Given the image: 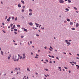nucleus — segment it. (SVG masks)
Segmentation results:
<instances>
[{"mask_svg":"<svg viewBox=\"0 0 79 79\" xmlns=\"http://www.w3.org/2000/svg\"><path fill=\"white\" fill-rule=\"evenodd\" d=\"M29 11H30V12H31V11H32V10H31V9H29Z\"/></svg>","mask_w":79,"mask_h":79,"instance_id":"nucleus-24","label":"nucleus"},{"mask_svg":"<svg viewBox=\"0 0 79 79\" xmlns=\"http://www.w3.org/2000/svg\"><path fill=\"white\" fill-rule=\"evenodd\" d=\"M17 57V56H13L12 59L13 60H14V61H18V60H19V58H18V59H16V58Z\"/></svg>","mask_w":79,"mask_h":79,"instance_id":"nucleus-1","label":"nucleus"},{"mask_svg":"<svg viewBox=\"0 0 79 79\" xmlns=\"http://www.w3.org/2000/svg\"><path fill=\"white\" fill-rule=\"evenodd\" d=\"M39 25V24H38L37 25H36V27H38V26Z\"/></svg>","mask_w":79,"mask_h":79,"instance_id":"nucleus-40","label":"nucleus"},{"mask_svg":"<svg viewBox=\"0 0 79 79\" xmlns=\"http://www.w3.org/2000/svg\"><path fill=\"white\" fill-rule=\"evenodd\" d=\"M35 74H36L37 75H38V73H35Z\"/></svg>","mask_w":79,"mask_h":79,"instance_id":"nucleus-61","label":"nucleus"},{"mask_svg":"<svg viewBox=\"0 0 79 79\" xmlns=\"http://www.w3.org/2000/svg\"><path fill=\"white\" fill-rule=\"evenodd\" d=\"M23 9H24V8H25V6H23Z\"/></svg>","mask_w":79,"mask_h":79,"instance_id":"nucleus-21","label":"nucleus"},{"mask_svg":"<svg viewBox=\"0 0 79 79\" xmlns=\"http://www.w3.org/2000/svg\"><path fill=\"white\" fill-rule=\"evenodd\" d=\"M64 68H65V69H68V68L66 67H64Z\"/></svg>","mask_w":79,"mask_h":79,"instance_id":"nucleus-26","label":"nucleus"},{"mask_svg":"<svg viewBox=\"0 0 79 79\" xmlns=\"http://www.w3.org/2000/svg\"><path fill=\"white\" fill-rule=\"evenodd\" d=\"M13 24L11 23L10 24V27H12V26H13Z\"/></svg>","mask_w":79,"mask_h":79,"instance_id":"nucleus-25","label":"nucleus"},{"mask_svg":"<svg viewBox=\"0 0 79 79\" xmlns=\"http://www.w3.org/2000/svg\"><path fill=\"white\" fill-rule=\"evenodd\" d=\"M58 68H59V69H61V67H58Z\"/></svg>","mask_w":79,"mask_h":79,"instance_id":"nucleus-45","label":"nucleus"},{"mask_svg":"<svg viewBox=\"0 0 79 79\" xmlns=\"http://www.w3.org/2000/svg\"><path fill=\"white\" fill-rule=\"evenodd\" d=\"M15 21H16L17 20V17H16V18L15 19Z\"/></svg>","mask_w":79,"mask_h":79,"instance_id":"nucleus-34","label":"nucleus"},{"mask_svg":"<svg viewBox=\"0 0 79 79\" xmlns=\"http://www.w3.org/2000/svg\"><path fill=\"white\" fill-rule=\"evenodd\" d=\"M76 66H77V69H79V66L78 65H76Z\"/></svg>","mask_w":79,"mask_h":79,"instance_id":"nucleus-5","label":"nucleus"},{"mask_svg":"<svg viewBox=\"0 0 79 79\" xmlns=\"http://www.w3.org/2000/svg\"><path fill=\"white\" fill-rule=\"evenodd\" d=\"M44 70H45L46 71H48V69H44Z\"/></svg>","mask_w":79,"mask_h":79,"instance_id":"nucleus-19","label":"nucleus"},{"mask_svg":"<svg viewBox=\"0 0 79 79\" xmlns=\"http://www.w3.org/2000/svg\"><path fill=\"white\" fill-rule=\"evenodd\" d=\"M23 56H25V53L23 54Z\"/></svg>","mask_w":79,"mask_h":79,"instance_id":"nucleus-43","label":"nucleus"},{"mask_svg":"<svg viewBox=\"0 0 79 79\" xmlns=\"http://www.w3.org/2000/svg\"><path fill=\"white\" fill-rule=\"evenodd\" d=\"M22 12H24V10L23 9H22Z\"/></svg>","mask_w":79,"mask_h":79,"instance_id":"nucleus-27","label":"nucleus"},{"mask_svg":"<svg viewBox=\"0 0 79 79\" xmlns=\"http://www.w3.org/2000/svg\"><path fill=\"white\" fill-rule=\"evenodd\" d=\"M68 1L69 3H71V1L70 0H68Z\"/></svg>","mask_w":79,"mask_h":79,"instance_id":"nucleus-17","label":"nucleus"},{"mask_svg":"<svg viewBox=\"0 0 79 79\" xmlns=\"http://www.w3.org/2000/svg\"><path fill=\"white\" fill-rule=\"evenodd\" d=\"M5 19H7V16H6Z\"/></svg>","mask_w":79,"mask_h":79,"instance_id":"nucleus-41","label":"nucleus"},{"mask_svg":"<svg viewBox=\"0 0 79 79\" xmlns=\"http://www.w3.org/2000/svg\"><path fill=\"white\" fill-rule=\"evenodd\" d=\"M73 22H70V25H73Z\"/></svg>","mask_w":79,"mask_h":79,"instance_id":"nucleus-14","label":"nucleus"},{"mask_svg":"<svg viewBox=\"0 0 79 79\" xmlns=\"http://www.w3.org/2000/svg\"><path fill=\"white\" fill-rule=\"evenodd\" d=\"M31 55H33V53L32 52H31Z\"/></svg>","mask_w":79,"mask_h":79,"instance_id":"nucleus-47","label":"nucleus"},{"mask_svg":"<svg viewBox=\"0 0 79 79\" xmlns=\"http://www.w3.org/2000/svg\"><path fill=\"white\" fill-rule=\"evenodd\" d=\"M36 56H39V55H38L37 54H36Z\"/></svg>","mask_w":79,"mask_h":79,"instance_id":"nucleus-60","label":"nucleus"},{"mask_svg":"<svg viewBox=\"0 0 79 79\" xmlns=\"http://www.w3.org/2000/svg\"><path fill=\"white\" fill-rule=\"evenodd\" d=\"M13 27L14 28H15V25H14Z\"/></svg>","mask_w":79,"mask_h":79,"instance_id":"nucleus-48","label":"nucleus"},{"mask_svg":"<svg viewBox=\"0 0 79 79\" xmlns=\"http://www.w3.org/2000/svg\"><path fill=\"white\" fill-rule=\"evenodd\" d=\"M45 61H47V62H48V60H46Z\"/></svg>","mask_w":79,"mask_h":79,"instance_id":"nucleus-31","label":"nucleus"},{"mask_svg":"<svg viewBox=\"0 0 79 79\" xmlns=\"http://www.w3.org/2000/svg\"><path fill=\"white\" fill-rule=\"evenodd\" d=\"M15 70H16V71H18V69H15Z\"/></svg>","mask_w":79,"mask_h":79,"instance_id":"nucleus-62","label":"nucleus"},{"mask_svg":"<svg viewBox=\"0 0 79 79\" xmlns=\"http://www.w3.org/2000/svg\"><path fill=\"white\" fill-rule=\"evenodd\" d=\"M21 2L22 3H23V4H24V1L22 0Z\"/></svg>","mask_w":79,"mask_h":79,"instance_id":"nucleus-11","label":"nucleus"},{"mask_svg":"<svg viewBox=\"0 0 79 79\" xmlns=\"http://www.w3.org/2000/svg\"><path fill=\"white\" fill-rule=\"evenodd\" d=\"M23 31H25V32H27V29H24Z\"/></svg>","mask_w":79,"mask_h":79,"instance_id":"nucleus-8","label":"nucleus"},{"mask_svg":"<svg viewBox=\"0 0 79 79\" xmlns=\"http://www.w3.org/2000/svg\"><path fill=\"white\" fill-rule=\"evenodd\" d=\"M27 71H30V69H29V68H27Z\"/></svg>","mask_w":79,"mask_h":79,"instance_id":"nucleus-13","label":"nucleus"},{"mask_svg":"<svg viewBox=\"0 0 79 79\" xmlns=\"http://www.w3.org/2000/svg\"><path fill=\"white\" fill-rule=\"evenodd\" d=\"M52 58H54V56H51Z\"/></svg>","mask_w":79,"mask_h":79,"instance_id":"nucleus-33","label":"nucleus"},{"mask_svg":"<svg viewBox=\"0 0 79 79\" xmlns=\"http://www.w3.org/2000/svg\"><path fill=\"white\" fill-rule=\"evenodd\" d=\"M76 13H79V12H78L77 11H76Z\"/></svg>","mask_w":79,"mask_h":79,"instance_id":"nucleus-59","label":"nucleus"},{"mask_svg":"<svg viewBox=\"0 0 79 79\" xmlns=\"http://www.w3.org/2000/svg\"><path fill=\"white\" fill-rule=\"evenodd\" d=\"M8 59H10V57H8Z\"/></svg>","mask_w":79,"mask_h":79,"instance_id":"nucleus-51","label":"nucleus"},{"mask_svg":"<svg viewBox=\"0 0 79 79\" xmlns=\"http://www.w3.org/2000/svg\"><path fill=\"white\" fill-rule=\"evenodd\" d=\"M38 52H40V50H38Z\"/></svg>","mask_w":79,"mask_h":79,"instance_id":"nucleus-56","label":"nucleus"},{"mask_svg":"<svg viewBox=\"0 0 79 79\" xmlns=\"http://www.w3.org/2000/svg\"><path fill=\"white\" fill-rule=\"evenodd\" d=\"M73 8H74V9H75L76 10H77V8L74 7Z\"/></svg>","mask_w":79,"mask_h":79,"instance_id":"nucleus-22","label":"nucleus"},{"mask_svg":"<svg viewBox=\"0 0 79 79\" xmlns=\"http://www.w3.org/2000/svg\"><path fill=\"white\" fill-rule=\"evenodd\" d=\"M77 56H79V54H77Z\"/></svg>","mask_w":79,"mask_h":79,"instance_id":"nucleus-64","label":"nucleus"},{"mask_svg":"<svg viewBox=\"0 0 79 79\" xmlns=\"http://www.w3.org/2000/svg\"><path fill=\"white\" fill-rule=\"evenodd\" d=\"M15 34H17V32H16V31H15L14 32Z\"/></svg>","mask_w":79,"mask_h":79,"instance_id":"nucleus-28","label":"nucleus"},{"mask_svg":"<svg viewBox=\"0 0 79 79\" xmlns=\"http://www.w3.org/2000/svg\"><path fill=\"white\" fill-rule=\"evenodd\" d=\"M65 42H68V40H65Z\"/></svg>","mask_w":79,"mask_h":79,"instance_id":"nucleus-44","label":"nucleus"},{"mask_svg":"<svg viewBox=\"0 0 79 79\" xmlns=\"http://www.w3.org/2000/svg\"><path fill=\"white\" fill-rule=\"evenodd\" d=\"M35 24L36 25H37V24H37V23H35Z\"/></svg>","mask_w":79,"mask_h":79,"instance_id":"nucleus-63","label":"nucleus"},{"mask_svg":"<svg viewBox=\"0 0 79 79\" xmlns=\"http://www.w3.org/2000/svg\"><path fill=\"white\" fill-rule=\"evenodd\" d=\"M22 58H23V57H22V56H20V59H21Z\"/></svg>","mask_w":79,"mask_h":79,"instance_id":"nucleus-29","label":"nucleus"},{"mask_svg":"<svg viewBox=\"0 0 79 79\" xmlns=\"http://www.w3.org/2000/svg\"><path fill=\"white\" fill-rule=\"evenodd\" d=\"M26 58V56H23L22 57V59H24V58Z\"/></svg>","mask_w":79,"mask_h":79,"instance_id":"nucleus-15","label":"nucleus"},{"mask_svg":"<svg viewBox=\"0 0 79 79\" xmlns=\"http://www.w3.org/2000/svg\"><path fill=\"white\" fill-rule=\"evenodd\" d=\"M44 48H45V49H47V47H44Z\"/></svg>","mask_w":79,"mask_h":79,"instance_id":"nucleus-53","label":"nucleus"},{"mask_svg":"<svg viewBox=\"0 0 79 79\" xmlns=\"http://www.w3.org/2000/svg\"><path fill=\"white\" fill-rule=\"evenodd\" d=\"M78 26H79V23H77L76 25V27H78Z\"/></svg>","mask_w":79,"mask_h":79,"instance_id":"nucleus-6","label":"nucleus"},{"mask_svg":"<svg viewBox=\"0 0 79 79\" xmlns=\"http://www.w3.org/2000/svg\"><path fill=\"white\" fill-rule=\"evenodd\" d=\"M17 27H20V25H17Z\"/></svg>","mask_w":79,"mask_h":79,"instance_id":"nucleus-18","label":"nucleus"},{"mask_svg":"<svg viewBox=\"0 0 79 79\" xmlns=\"http://www.w3.org/2000/svg\"><path fill=\"white\" fill-rule=\"evenodd\" d=\"M72 30H75V28H72Z\"/></svg>","mask_w":79,"mask_h":79,"instance_id":"nucleus-30","label":"nucleus"},{"mask_svg":"<svg viewBox=\"0 0 79 79\" xmlns=\"http://www.w3.org/2000/svg\"><path fill=\"white\" fill-rule=\"evenodd\" d=\"M49 50H50V51H52V50L50 48H49Z\"/></svg>","mask_w":79,"mask_h":79,"instance_id":"nucleus-50","label":"nucleus"},{"mask_svg":"<svg viewBox=\"0 0 79 79\" xmlns=\"http://www.w3.org/2000/svg\"><path fill=\"white\" fill-rule=\"evenodd\" d=\"M56 59H57V60H59V58H58V57H56Z\"/></svg>","mask_w":79,"mask_h":79,"instance_id":"nucleus-39","label":"nucleus"},{"mask_svg":"<svg viewBox=\"0 0 79 79\" xmlns=\"http://www.w3.org/2000/svg\"><path fill=\"white\" fill-rule=\"evenodd\" d=\"M65 10H66V11H69V9H68V8H66L65 9Z\"/></svg>","mask_w":79,"mask_h":79,"instance_id":"nucleus-20","label":"nucleus"},{"mask_svg":"<svg viewBox=\"0 0 79 79\" xmlns=\"http://www.w3.org/2000/svg\"><path fill=\"white\" fill-rule=\"evenodd\" d=\"M44 76L45 77H47V76L46 75H44Z\"/></svg>","mask_w":79,"mask_h":79,"instance_id":"nucleus-58","label":"nucleus"},{"mask_svg":"<svg viewBox=\"0 0 79 79\" xmlns=\"http://www.w3.org/2000/svg\"><path fill=\"white\" fill-rule=\"evenodd\" d=\"M35 58H38V57H37V56H35Z\"/></svg>","mask_w":79,"mask_h":79,"instance_id":"nucleus-36","label":"nucleus"},{"mask_svg":"<svg viewBox=\"0 0 79 79\" xmlns=\"http://www.w3.org/2000/svg\"><path fill=\"white\" fill-rule=\"evenodd\" d=\"M36 36H37V37H39V35H36Z\"/></svg>","mask_w":79,"mask_h":79,"instance_id":"nucleus-46","label":"nucleus"},{"mask_svg":"<svg viewBox=\"0 0 79 79\" xmlns=\"http://www.w3.org/2000/svg\"><path fill=\"white\" fill-rule=\"evenodd\" d=\"M48 56H49V57H50V58H52V56H51L50 55H48Z\"/></svg>","mask_w":79,"mask_h":79,"instance_id":"nucleus-35","label":"nucleus"},{"mask_svg":"<svg viewBox=\"0 0 79 79\" xmlns=\"http://www.w3.org/2000/svg\"><path fill=\"white\" fill-rule=\"evenodd\" d=\"M69 73H71V71H70V70L69 71Z\"/></svg>","mask_w":79,"mask_h":79,"instance_id":"nucleus-57","label":"nucleus"},{"mask_svg":"<svg viewBox=\"0 0 79 79\" xmlns=\"http://www.w3.org/2000/svg\"><path fill=\"white\" fill-rule=\"evenodd\" d=\"M69 55H72V54H71V53H69Z\"/></svg>","mask_w":79,"mask_h":79,"instance_id":"nucleus-55","label":"nucleus"},{"mask_svg":"<svg viewBox=\"0 0 79 79\" xmlns=\"http://www.w3.org/2000/svg\"><path fill=\"white\" fill-rule=\"evenodd\" d=\"M50 63H52V62L51 61H50L49 62Z\"/></svg>","mask_w":79,"mask_h":79,"instance_id":"nucleus-54","label":"nucleus"},{"mask_svg":"<svg viewBox=\"0 0 79 79\" xmlns=\"http://www.w3.org/2000/svg\"><path fill=\"white\" fill-rule=\"evenodd\" d=\"M41 28L42 29H44V27H43V28L42 27H41Z\"/></svg>","mask_w":79,"mask_h":79,"instance_id":"nucleus-42","label":"nucleus"},{"mask_svg":"<svg viewBox=\"0 0 79 79\" xmlns=\"http://www.w3.org/2000/svg\"><path fill=\"white\" fill-rule=\"evenodd\" d=\"M2 24L4 26V25H5V23H2Z\"/></svg>","mask_w":79,"mask_h":79,"instance_id":"nucleus-52","label":"nucleus"},{"mask_svg":"<svg viewBox=\"0 0 79 79\" xmlns=\"http://www.w3.org/2000/svg\"><path fill=\"white\" fill-rule=\"evenodd\" d=\"M22 18L24 19V17H23V16H22Z\"/></svg>","mask_w":79,"mask_h":79,"instance_id":"nucleus-32","label":"nucleus"},{"mask_svg":"<svg viewBox=\"0 0 79 79\" xmlns=\"http://www.w3.org/2000/svg\"><path fill=\"white\" fill-rule=\"evenodd\" d=\"M50 48H51V49L53 50V48H52V47L50 46Z\"/></svg>","mask_w":79,"mask_h":79,"instance_id":"nucleus-37","label":"nucleus"},{"mask_svg":"<svg viewBox=\"0 0 79 79\" xmlns=\"http://www.w3.org/2000/svg\"><path fill=\"white\" fill-rule=\"evenodd\" d=\"M10 19H11V17H9L8 19H7V21H8V22L10 21Z\"/></svg>","mask_w":79,"mask_h":79,"instance_id":"nucleus-3","label":"nucleus"},{"mask_svg":"<svg viewBox=\"0 0 79 79\" xmlns=\"http://www.w3.org/2000/svg\"><path fill=\"white\" fill-rule=\"evenodd\" d=\"M23 37H24V36H21V38H23Z\"/></svg>","mask_w":79,"mask_h":79,"instance_id":"nucleus-49","label":"nucleus"},{"mask_svg":"<svg viewBox=\"0 0 79 79\" xmlns=\"http://www.w3.org/2000/svg\"><path fill=\"white\" fill-rule=\"evenodd\" d=\"M28 24L30 25V26H32L33 24L32 23V22H30V23H28Z\"/></svg>","mask_w":79,"mask_h":79,"instance_id":"nucleus-4","label":"nucleus"},{"mask_svg":"<svg viewBox=\"0 0 79 79\" xmlns=\"http://www.w3.org/2000/svg\"><path fill=\"white\" fill-rule=\"evenodd\" d=\"M18 7H19V8H21V5L20 4H19L18 5Z\"/></svg>","mask_w":79,"mask_h":79,"instance_id":"nucleus-9","label":"nucleus"},{"mask_svg":"<svg viewBox=\"0 0 79 79\" xmlns=\"http://www.w3.org/2000/svg\"><path fill=\"white\" fill-rule=\"evenodd\" d=\"M32 15V12H30L29 13V16H31Z\"/></svg>","mask_w":79,"mask_h":79,"instance_id":"nucleus-7","label":"nucleus"},{"mask_svg":"<svg viewBox=\"0 0 79 79\" xmlns=\"http://www.w3.org/2000/svg\"><path fill=\"white\" fill-rule=\"evenodd\" d=\"M14 31H18V30H17V29H14Z\"/></svg>","mask_w":79,"mask_h":79,"instance_id":"nucleus-23","label":"nucleus"},{"mask_svg":"<svg viewBox=\"0 0 79 79\" xmlns=\"http://www.w3.org/2000/svg\"><path fill=\"white\" fill-rule=\"evenodd\" d=\"M67 44H68V45H70L71 44V43L70 42H67L66 43Z\"/></svg>","mask_w":79,"mask_h":79,"instance_id":"nucleus-10","label":"nucleus"},{"mask_svg":"<svg viewBox=\"0 0 79 79\" xmlns=\"http://www.w3.org/2000/svg\"><path fill=\"white\" fill-rule=\"evenodd\" d=\"M67 21H70V19H67Z\"/></svg>","mask_w":79,"mask_h":79,"instance_id":"nucleus-12","label":"nucleus"},{"mask_svg":"<svg viewBox=\"0 0 79 79\" xmlns=\"http://www.w3.org/2000/svg\"><path fill=\"white\" fill-rule=\"evenodd\" d=\"M12 19H14V17H12Z\"/></svg>","mask_w":79,"mask_h":79,"instance_id":"nucleus-38","label":"nucleus"},{"mask_svg":"<svg viewBox=\"0 0 79 79\" xmlns=\"http://www.w3.org/2000/svg\"><path fill=\"white\" fill-rule=\"evenodd\" d=\"M59 2L60 3H64V2L63 0H59Z\"/></svg>","mask_w":79,"mask_h":79,"instance_id":"nucleus-2","label":"nucleus"},{"mask_svg":"<svg viewBox=\"0 0 79 79\" xmlns=\"http://www.w3.org/2000/svg\"><path fill=\"white\" fill-rule=\"evenodd\" d=\"M1 53L2 55H3V51H1Z\"/></svg>","mask_w":79,"mask_h":79,"instance_id":"nucleus-16","label":"nucleus"}]
</instances>
